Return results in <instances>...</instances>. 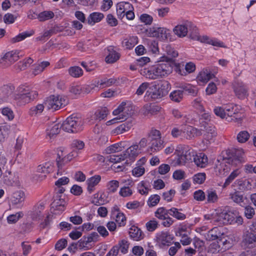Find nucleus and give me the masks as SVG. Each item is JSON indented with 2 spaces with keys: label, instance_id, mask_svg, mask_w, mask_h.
<instances>
[{
  "label": "nucleus",
  "instance_id": "f257e3e1",
  "mask_svg": "<svg viewBox=\"0 0 256 256\" xmlns=\"http://www.w3.org/2000/svg\"><path fill=\"white\" fill-rule=\"evenodd\" d=\"M176 152L178 156L177 162L180 165H184L192 162V159L198 167L204 168L208 164V159L204 154L200 153L195 154L194 150L188 146L179 145L176 147Z\"/></svg>",
  "mask_w": 256,
  "mask_h": 256
},
{
  "label": "nucleus",
  "instance_id": "f03ea898",
  "mask_svg": "<svg viewBox=\"0 0 256 256\" xmlns=\"http://www.w3.org/2000/svg\"><path fill=\"white\" fill-rule=\"evenodd\" d=\"M244 153L242 149H234L227 150L226 152V156L223 159L224 162L216 164L215 171L216 174L222 176L228 171V168L226 165V163L232 166L239 167L243 161ZM217 161L218 163H220L219 160H218Z\"/></svg>",
  "mask_w": 256,
  "mask_h": 256
},
{
  "label": "nucleus",
  "instance_id": "7ed1b4c3",
  "mask_svg": "<svg viewBox=\"0 0 256 256\" xmlns=\"http://www.w3.org/2000/svg\"><path fill=\"white\" fill-rule=\"evenodd\" d=\"M172 70V68L170 64L162 62L141 70L140 74L147 78L155 80L168 76Z\"/></svg>",
  "mask_w": 256,
  "mask_h": 256
},
{
  "label": "nucleus",
  "instance_id": "20e7f679",
  "mask_svg": "<svg viewBox=\"0 0 256 256\" xmlns=\"http://www.w3.org/2000/svg\"><path fill=\"white\" fill-rule=\"evenodd\" d=\"M188 26L190 27L188 31L190 32V36L192 39L214 46L224 47L223 43L217 39L211 38L206 36H200L198 28L191 22H188Z\"/></svg>",
  "mask_w": 256,
  "mask_h": 256
},
{
  "label": "nucleus",
  "instance_id": "39448f33",
  "mask_svg": "<svg viewBox=\"0 0 256 256\" xmlns=\"http://www.w3.org/2000/svg\"><path fill=\"white\" fill-rule=\"evenodd\" d=\"M68 104L66 96L62 95H52L47 98L44 102L45 108L52 112L64 107Z\"/></svg>",
  "mask_w": 256,
  "mask_h": 256
},
{
  "label": "nucleus",
  "instance_id": "423d86ee",
  "mask_svg": "<svg viewBox=\"0 0 256 256\" xmlns=\"http://www.w3.org/2000/svg\"><path fill=\"white\" fill-rule=\"evenodd\" d=\"M83 121L80 117L72 114L63 122V130L68 132H77L82 129Z\"/></svg>",
  "mask_w": 256,
  "mask_h": 256
},
{
  "label": "nucleus",
  "instance_id": "0eeeda50",
  "mask_svg": "<svg viewBox=\"0 0 256 256\" xmlns=\"http://www.w3.org/2000/svg\"><path fill=\"white\" fill-rule=\"evenodd\" d=\"M132 106L130 104L124 102H122L118 108L113 111V114L116 116V117L108 122L114 124L116 122L117 120H119L120 122H123L132 114Z\"/></svg>",
  "mask_w": 256,
  "mask_h": 256
},
{
  "label": "nucleus",
  "instance_id": "6e6552de",
  "mask_svg": "<svg viewBox=\"0 0 256 256\" xmlns=\"http://www.w3.org/2000/svg\"><path fill=\"white\" fill-rule=\"evenodd\" d=\"M38 94L36 91H30L28 89L22 86L18 88V93L14 96V100H18L20 104H24L35 99Z\"/></svg>",
  "mask_w": 256,
  "mask_h": 256
},
{
  "label": "nucleus",
  "instance_id": "1a4fd4ad",
  "mask_svg": "<svg viewBox=\"0 0 256 256\" xmlns=\"http://www.w3.org/2000/svg\"><path fill=\"white\" fill-rule=\"evenodd\" d=\"M166 87L167 88L168 87V82H164L160 86L156 84L152 85L148 88L146 92V96L154 100L160 98L168 93V90H165Z\"/></svg>",
  "mask_w": 256,
  "mask_h": 256
},
{
  "label": "nucleus",
  "instance_id": "9d476101",
  "mask_svg": "<svg viewBox=\"0 0 256 256\" xmlns=\"http://www.w3.org/2000/svg\"><path fill=\"white\" fill-rule=\"evenodd\" d=\"M62 195L56 194L51 204V210L55 214H59L64 210L66 202Z\"/></svg>",
  "mask_w": 256,
  "mask_h": 256
},
{
  "label": "nucleus",
  "instance_id": "9b49d317",
  "mask_svg": "<svg viewBox=\"0 0 256 256\" xmlns=\"http://www.w3.org/2000/svg\"><path fill=\"white\" fill-rule=\"evenodd\" d=\"M200 126L201 128L200 130L202 131V134H204L202 132H206L204 134V138L210 142L212 140L213 138L216 136L215 127L212 124L206 122H205L204 123L200 122Z\"/></svg>",
  "mask_w": 256,
  "mask_h": 256
},
{
  "label": "nucleus",
  "instance_id": "f8f14e48",
  "mask_svg": "<svg viewBox=\"0 0 256 256\" xmlns=\"http://www.w3.org/2000/svg\"><path fill=\"white\" fill-rule=\"evenodd\" d=\"M78 156V153L74 150L72 152L61 158L59 154H58L57 158L56 159V164L58 166V175H62L64 172L63 166L66 162L70 161L72 158L76 157Z\"/></svg>",
  "mask_w": 256,
  "mask_h": 256
},
{
  "label": "nucleus",
  "instance_id": "ddd939ff",
  "mask_svg": "<svg viewBox=\"0 0 256 256\" xmlns=\"http://www.w3.org/2000/svg\"><path fill=\"white\" fill-rule=\"evenodd\" d=\"M157 242L161 246H169L172 242L174 237L168 232H160L156 234Z\"/></svg>",
  "mask_w": 256,
  "mask_h": 256
},
{
  "label": "nucleus",
  "instance_id": "4468645a",
  "mask_svg": "<svg viewBox=\"0 0 256 256\" xmlns=\"http://www.w3.org/2000/svg\"><path fill=\"white\" fill-rule=\"evenodd\" d=\"M234 89L236 96L239 98L244 99L248 95L246 86L242 82H235L234 84Z\"/></svg>",
  "mask_w": 256,
  "mask_h": 256
},
{
  "label": "nucleus",
  "instance_id": "2eb2a0df",
  "mask_svg": "<svg viewBox=\"0 0 256 256\" xmlns=\"http://www.w3.org/2000/svg\"><path fill=\"white\" fill-rule=\"evenodd\" d=\"M23 55L22 52L18 50H12L6 52L3 58L0 60V62L2 63L4 62H8V64H11L12 62L18 60L19 58Z\"/></svg>",
  "mask_w": 256,
  "mask_h": 256
},
{
  "label": "nucleus",
  "instance_id": "dca6fc26",
  "mask_svg": "<svg viewBox=\"0 0 256 256\" xmlns=\"http://www.w3.org/2000/svg\"><path fill=\"white\" fill-rule=\"evenodd\" d=\"M44 209V204L39 202L35 204L32 210L28 212V215L33 220L40 219L42 216V211Z\"/></svg>",
  "mask_w": 256,
  "mask_h": 256
},
{
  "label": "nucleus",
  "instance_id": "f3484780",
  "mask_svg": "<svg viewBox=\"0 0 256 256\" xmlns=\"http://www.w3.org/2000/svg\"><path fill=\"white\" fill-rule=\"evenodd\" d=\"M132 5L128 2H120L116 6V14L119 19H122L126 12L130 9H132Z\"/></svg>",
  "mask_w": 256,
  "mask_h": 256
},
{
  "label": "nucleus",
  "instance_id": "a211bd4d",
  "mask_svg": "<svg viewBox=\"0 0 256 256\" xmlns=\"http://www.w3.org/2000/svg\"><path fill=\"white\" fill-rule=\"evenodd\" d=\"M111 216L114 219L116 222L120 226H124L125 224L126 217L124 214L120 212L118 207L115 206L112 208Z\"/></svg>",
  "mask_w": 256,
  "mask_h": 256
},
{
  "label": "nucleus",
  "instance_id": "6ab92c4d",
  "mask_svg": "<svg viewBox=\"0 0 256 256\" xmlns=\"http://www.w3.org/2000/svg\"><path fill=\"white\" fill-rule=\"evenodd\" d=\"M217 72V70H216L214 73H212V72L208 68L204 69L197 76V80L198 82L206 84L208 80L214 77V74H216Z\"/></svg>",
  "mask_w": 256,
  "mask_h": 256
},
{
  "label": "nucleus",
  "instance_id": "aec40b11",
  "mask_svg": "<svg viewBox=\"0 0 256 256\" xmlns=\"http://www.w3.org/2000/svg\"><path fill=\"white\" fill-rule=\"evenodd\" d=\"M224 112L226 113V119L228 121L234 120L237 119L235 116L238 114V110L236 106L233 104L224 105Z\"/></svg>",
  "mask_w": 256,
  "mask_h": 256
},
{
  "label": "nucleus",
  "instance_id": "412c9836",
  "mask_svg": "<svg viewBox=\"0 0 256 256\" xmlns=\"http://www.w3.org/2000/svg\"><path fill=\"white\" fill-rule=\"evenodd\" d=\"M202 134V132L201 130L191 126H188L184 129L183 136L188 140Z\"/></svg>",
  "mask_w": 256,
  "mask_h": 256
},
{
  "label": "nucleus",
  "instance_id": "4be33fe9",
  "mask_svg": "<svg viewBox=\"0 0 256 256\" xmlns=\"http://www.w3.org/2000/svg\"><path fill=\"white\" fill-rule=\"evenodd\" d=\"M140 152V150H139L138 146L136 143L132 145L125 152H124L126 158H128L130 161L134 160L136 158Z\"/></svg>",
  "mask_w": 256,
  "mask_h": 256
},
{
  "label": "nucleus",
  "instance_id": "5701e85b",
  "mask_svg": "<svg viewBox=\"0 0 256 256\" xmlns=\"http://www.w3.org/2000/svg\"><path fill=\"white\" fill-rule=\"evenodd\" d=\"M116 82V80L114 78H104L100 80H96L95 86H97L98 90H99L100 89L111 86L114 84Z\"/></svg>",
  "mask_w": 256,
  "mask_h": 256
},
{
  "label": "nucleus",
  "instance_id": "b1692460",
  "mask_svg": "<svg viewBox=\"0 0 256 256\" xmlns=\"http://www.w3.org/2000/svg\"><path fill=\"white\" fill-rule=\"evenodd\" d=\"M14 87L13 86H4L2 88V94L4 100H14V96H16V93H14Z\"/></svg>",
  "mask_w": 256,
  "mask_h": 256
},
{
  "label": "nucleus",
  "instance_id": "393cba45",
  "mask_svg": "<svg viewBox=\"0 0 256 256\" xmlns=\"http://www.w3.org/2000/svg\"><path fill=\"white\" fill-rule=\"evenodd\" d=\"M230 198L234 202L242 207L247 204L246 202V201H247V198L240 194V192H236L230 194Z\"/></svg>",
  "mask_w": 256,
  "mask_h": 256
},
{
  "label": "nucleus",
  "instance_id": "a878e982",
  "mask_svg": "<svg viewBox=\"0 0 256 256\" xmlns=\"http://www.w3.org/2000/svg\"><path fill=\"white\" fill-rule=\"evenodd\" d=\"M107 50L108 54L106 57V62L107 63H114L120 58V54L114 49L112 46H110L108 48Z\"/></svg>",
  "mask_w": 256,
  "mask_h": 256
},
{
  "label": "nucleus",
  "instance_id": "bb28decb",
  "mask_svg": "<svg viewBox=\"0 0 256 256\" xmlns=\"http://www.w3.org/2000/svg\"><path fill=\"white\" fill-rule=\"evenodd\" d=\"M100 180L101 177L99 175H95L87 180V190L89 193L94 192L95 186L100 182Z\"/></svg>",
  "mask_w": 256,
  "mask_h": 256
},
{
  "label": "nucleus",
  "instance_id": "cd10ccee",
  "mask_svg": "<svg viewBox=\"0 0 256 256\" xmlns=\"http://www.w3.org/2000/svg\"><path fill=\"white\" fill-rule=\"evenodd\" d=\"M129 234L130 238L136 241L140 240L144 238L141 230L135 226H132L130 228Z\"/></svg>",
  "mask_w": 256,
  "mask_h": 256
},
{
  "label": "nucleus",
  "instance_id": "c85d7f7f",
  "mask_svg": "<svg viewBox=\"0 0 256 256\" xmlns=\"http://www.w3.org/2000/svg\"><path fill=\"white\" fill-rule=\"evenodd\" d=\"M188 22L184 24L178 25L173 30L174 32L180 38L185 36L188 32Z\"/></svg>",
  "mask_w": 256,
  "mask_h": 256
},
{
  "label": "nucleus",
  "instance_id": "c756f323",
  "mask_svg": "<svg viewBox=\"0 0 256 256\" xmlns=\"http://www.w3.org/2000/svg\"><path fill=\"white\" fill-rule=\"evenodd\" d=\"M163 144L164 141L162 139L150 141V146L148 148V152L150 154L159 152L164 148Z\"/></svg>",
  "mask_w": 256,
  "mask_h": 256
},
{
  "label": "nucleus",
  "instance_id": "7c9ffc66",
  "mask_svg": "<svg viewBox=\"0 0 256 256\" xmlns=\"http://www.w3.org/2000/svg\"><path fill=\"white\" fill-rule=\"evenodd\" d=\"M244 242L248 248L256 246V234L252 232H248L244 236Z\"/></svg>",
  "mask_w": 256,
  "mask_h": 256
},
{
  "label": "nucleus",
  "instance_id": "2f4dec72",
  "mask_svg": "<svg viewBox=\"0 0 256 256\" xmlns=\"http://www.w3.org/2000/svg\"><path fill=\"white\" fill-rule=\"evenodd\" d=\"M53 165L50 162H46L42 164L39 165L37 168L38 172L43 174L46 176V174L50 173L53 170Z\"/></svg>",
  "mask_w": 256,
  "mask_h": 256
},
{
  "label": "nucleus",
  "instance_id": "473e14b6",
  "mask_svg": "<svg viewBox=\"0 0 256 256\" xmlns=\"http://www.w3.org/2000/svg\"><path fill=\"white\" fill-rule=\"evenodd\" d=\"M25 194L24 192L19 190L14 192L11 198V202L13 204H18L24 201Z\"/></svg>",
  "mask_w": 256,
  "mask_h": 256
},
{
  "label": "nucleus",
  "instance_id": "72a5a7b5",
  "mask_svg": "<svg viewBox=\"0 0 256 256\" xmlns=\"http://www.w3.org/2000/svg\"><path fill=\"white\" fill-rule=\"evenodd\" d=\"M104 17V16L102 13L98 12H92L88 18V23L92 26L94 24L100 22Z\"/></svg>",
  "mask_w": 256,
  "mask_h": 256
},
{
  "label": "nucleus",
  "instance_id": "f704fd0d",
  "mask_svg": "<svg viewBox=\"0 0 256 256\" xmlns=\"http://www.w3.org/2000/svg\"><path fill=\"white\" fill-rule=\"evenodd\" d=\"M61 128L63 130L62 124H55L52 128L47 130V135L51 138L59 134Z\"/></svg>",
  "mask_w": 256,
  "mask_h": 256
},
{
  "label": "nucleus",
  "instance_id": "c9c22d12",
  "mask_svg": "<svg viewBox=\"0 0 256 256\" xmlns=\"http://www.w3.org/2000/svg\"><path fill=\"white\" fill-rule=\"evenodd\" d=\"M180 88L182 90V91H185L192 96H196L197 94L198 91V89L196 87L192 86L190 84H180Z\"/></svg>",
  "mask_w": 256,
  "mask_h": 256
},
{
  "label": "nucleus",
  "instance_id": "e433bc0d",
  "mask_svg": "<svg viewBox=\"0 0 256 256\" xmlns=\"http://www.w3.org/2000/svg\"><path fill=\"white\" fill-rule=\"evenodd\" d=\"M138 42V38L136 36L130 37L128 38H126L122 42L124 46L128 49L133 48Z\"/></svg>",
  "mask_w": 256,
  "mask_h": 256
},
{
  "label": "nucleus",
  "instance_id": "4c0bfd02",
  "mask_svg": "<svg viewBox=\"0 0 256 256\" xmlns=\"http://www.w3.org/2000/svg\"><path fill=\"white\" fill-rule=\"evenodd\" d=\"M214 220L217 222L218 224H226V211L223 210L220 212H216L213 217Z\"/></svg>",
  "mask_w": 256,
  "mask_h": 256
},
{
  "label": "nucleus",
  "instance_id": "58836bf2",
  "mask_svg": "<svg viewBox=\"0 0 256 256\" xmlns=\"http://www.w3.org/2000/svg\"><path fill=\"white\" fill-rule=\"evenodd\" d=\"M108 112L109 111L107 108H101L97 110L95 112L94 114V118L96 120H101L106 117Z\"/></svg>",
  "mask_w": 256,
  "mask_h": 256
},
{
  "label": "nucleus",
  "instance_id": "ea45409f",
  "mask_svg": "<svg viewBox=\"0 0 256 256\" xmlns=\"http://www.w3.org/2000/svg\"><path fill=\"white\" fill-rule=\"evenodd\" d=\"M158 106H152L149 104L144 105L142 108L144 114L145 115L154 114L159 111Z\"/></svg>",
  "mask_w": 256,
  "mask_h": 256
},
{
  "label": "nucleus",
  "instance_id": "a19ab883",
  "mask_svg": "<svg viewBox=\"0 0 256 256\" xmlns=\"http://www.w3.org/2000/svg\"><path fill=\"white\" fill-rule=\"evenodd\" d=\"M169 215V209L164 207L158 208L154 212V216L159 220H164Z\"/></svg>",
  "mask_w": 256,
  "mask_h": 256
},
{
  "label": "nucleus",
  "instance_id": "79ce46f5",
  "mask_svg": "<svg viewBox=\"0 0 256 256\" xmlns=\"http://www.w3.org/2000/svg\"><path fill=\"white\" fill-rule=\"evenodd\" d=\"M119 182L116 180H112L106 184V190L109 194H113L117 191L119 187Z\"/></svg>",
  "mask_w": 256,
  "mask_h": 256
},
{
  "label": "nucleus",
  "instance_id": "37998d69",
  "mask_svg": "<svg viewBox=\"0 0 256 256\" xmlns=\"http://www.w3.org/2000/svg\"><path fill=\"white\" fill-rule=\"evenodd\" d=\"M169 215L178 220H184L186 218V214L180 212V210L176 208L169 209Z\"/></svg>",
  "mask_w": 256,
  "mask_h": 256
},
{
  "label": "nucleus",
  "instance_id": "c03bdc74",
  "mask_svg": "<svg viewBox=\"0 0 256 256\" xmlns=\"http://www.w3.org/2000/svg\"><path fill=\"white\" fill-rule=\"evenodd\" d=\"M119 247L118 246H115L113 248L114 252L116 251H118L119 249L122 254H124L128 252V250L129 247V243L127 240H122L119 242Z\"/></svg>",
  "mask_w": 256,
  "mask_h": 256
},
{
  "label": "nucleus",
  "instance_id": "a18cd8bd",
  "mask_svg": "<svg viewBox=\"0 0 256 256\" xmlns=\"http://www.w3.org/2000/svg\"><path fill=\"white\" fill-rule=\"evenodd\" d=\"M68 72L70 75L74 78H79L83 74L82 70L78 66L70 67L68 68Z\"/></svg>",
  "mask_w": 256,
  "mask_h": 256
},
{
  "label": "nucleus",
  "instance_id": "49530a36",
  "mask_svg": "<svg viewBox=\"0 0 256 256\" xmlns=\"http://www.w3.org/2000/svg\"><path fill=\"white\" fill-rule=\"evenodd\" d=\"M218 200V197L216 190L211 189L206 191V200L208 202H216Z\"/></svg>",
  "mask_w": 256,
  "mask_h": 256
},
{
  "label": "nucleus",
  "instance_id": "de8ad7c7",
  "mask_svg": "<svg viewBox=\"0 0 256 256\" xmlns=\"http://www.w3.org/2000/svg\"><path fill=\"white\" fill-rule=\"evenodd\" d=\"M170 100L174 102H180L183 98V91L182 90H175L170 94Z\"/></svg>",
  "mask_w": 256,
  "mask_h": 256
},
{
  "label": "nucleus",
  "instance_id": "09e8293b",
  "mask_svg": "<svg viewBox=\"0 0 256 256\" xmlns=\"http://www.w3.org/2000/svg\"><path fill=\"white\" fill-rule=\"evenodd\" d=\"M132 126L131 123L124 122L116 127L114 130V132L116 134H120L124 132L129 130Z\"/></svg>",
  "mask_w": 256,
  "mask_h": 256
},
{
  "label": "nucleus",
  "instance_id": "8fccbe9b",
  "mask_svg": "<svg viewBox=\"0 0 256 256\" xmlns=\"http://www.w3.org/2000/svg\"><path fill=\"white\" fill-rule=\"evenodd\" d=\"M146 42L148 50L153 54H158L159 52L158 42L152 40H148Z\"/></svg>",
  "mask_w": 256,
  "mask_h": 256
},
{
  "label": "nucleus",
  "instance_id": "3c124183",
  "mask_svg": "<svg viewBox=\"0 0 256 256\" xmlns=\"http://www.w3.org/2000/svg\"><path fill=\"white\" fill-rule=\"evenodd\" d=\"M33 60L30 58H28L22 61H20L16 64L17 69L23 70L28 67L33 62Z\"/></svg>",
  "mask_w": 256,
  "mask_h": 256
},
{
  "label": "nucleus",
  "instance_id": "603ef678",
  "mask_svg": "<svg viewBox=\"0 0 256 256\" xmlns=\"http://www.w3.org/2000/svg\"><path fill=\"white\" fill-rule=\"evenodd\" d=\"M54 16V14L52 12L46 10L40 12L38 16V18L40 21L44 22L52 18Z\"/></svg>",
  "mask_w": 256,
  "mask_h": 256
},
{
  "label": "nucleus",
  "instance_id": "864d4df0",
  "mask_svg": "<svg viewBox=\"0 0 256 256\" xmlns=\"http://www.w3.org/2000/svg\"><path fill=\"white\" fill-rule=\"evenodd\" d=\"M44 108V104H38L36 106H32L30 108L29 112L31 116H35L40 114Z\"/></svg>",
  "mask_w": 256,
  "mask_h": 256
},
{
  "label": "nucleus",
  "instance_id": "5fc2aeb1",
  "mask_svg": "<svg viewBox=\"0 0 256 256\" xmlns=\"http://www.w3.org/2000/svg\"><path fill=\"white\" fill-rule=\"evenodd\" d=\"M159 226L158 222L155 218L149 220L146 224V230L150 232L154 231Z\"/></svg>",
  "mask_w": 256,
  "mask_h": 256
},
{
  "label": "nucleus",
  "instance_id": "6e6d98bb",
  "mask_svg": "<svg viewBox=\"0 0 256 256\" xmlns=\"http://www.w3.org/2000/svg\"><path fill=\"white\" fill-rule=\"evenodd\" d=\"M10 126L8 125L0 126V142H4L8 138Z\"/></svg>",
  "mask_w": 256,
  "mask_h": 256
},
{
  "label": "nucleus",
  "instance_id": "4d7b16f0",
  "mask_svg": "<svg viewBox=\"0 0 256 256\" xmlns=\"http://www.w3.org/2000/svg\"><path fill=\"white\" fill-rule=\"evenodd\" d=\"M240 173V172L238 168L234 170L226 180L224 186L226 187L229 185L232 182V181L239 175Z\"/></svg>",
  "mask_w": 256,
  "mask_h": 256
},
{
  "label": "nucleus",
  "instance_id": "13d9d810",
  "mask_svg": "<svg viewBox=\"0 0 256 256\" xmlns=\"http://www.w3.org/2000/svg\"><path fill=\"white\" fill-rule=\"evenodd\" d=\"M138 190L139 193L142 195H146L148 193L149 188L148 184L144 181H142L138 184Z\"/></svg>",
  "mask_w": 256,
  "mask_h": 256
},
{
  "label": "nucleus",
  "instance_id": "bf43d9fd",
  "mask_svg": "<svg viewBox=\"0 0 256 256\" xmlns=\"http://www.w3.org/2000/svg\"><path fill=\"white\" fill-rule=\"evenodd\" d=\"M250 136L249 133L246 130L240 132L237 135V140L240 143H244L248 140Z\"/></svg>",
  "mask_w": 256,
  "mask_h": 256
},
{
  "label": "nucleus",
  "instance_id": "052dcab7",
  "mask_svg": "<svg viewBox=\"0 0 256 256\" xmlns=\"http://www.w3.org/2000/svg\"><path fill=\"white\" fill-rule=\"evenodd\" d=\"M24 213L22 212H19L15 214H10L7 218L8 224L16 223L18 220L24 216Z\"/></svg>",
  "mask_w": 256,
  "mask_h": 256
},
{
  "label": "nucleus",
  "instance_id": "680f3d73",
  "mask_svg": "<svg viewBox=\"0 0 256 256\" xmlns=\"http://www.w3.org/2000/svg\"><path fill=\"white\" fill-rule=\"evenodd\" d=\"M148 138L150 141L162 139L161 133L159 130L152 128L148 134Z\"/></svg>",
  "mask_w": 256,
  "mask_h": 256
},
{
  "label": "nucleus",
  "instance_id": "e2e57ef3",
  "mask_svg": "<svg viewBox=\"0 0 256 256\" xmlns=\"http://www.w3.org/2000/svg\"><path fill=\"white\" fill-rule=\"evenodd\" d=\"M192 106L200 112H204L203 106V102L201 98H198L194 99L192 102Z\"/></svg>",
  "mask_w": 256,
  "mask_h": 256
},
{
  "label": "nucleus",
  "instance_id": "0e129e2a",
  "mask_svg": "<svg viewBox=\"0 0 256 256\" xmlns=\"http://www.w3.org/2000/svg\"><path fill=\"white\" fill-rule=\"evenodd\" d=\"M190 234V230L189 228L186 226H180L178 231L176 232V236H186Z\"/></svg>",
  "mask_w": 256,
  "mask_h": 256
},
{
  "label": "nucleus",
  "instance_id": "69168bd1",
  "mask_svg": "<svg viewBox=\"0 0 256 256\" xmlns=\"http://www.w3.org/2000/svg\"><path fill=\"white\" fill-rule=\"evenodd\" d=\"M219 242L221 246V252H224L227 250H228L232 246V243L224 238L219 240Z\"/></svg>",
  "mask_w": 256,
  "mask_h": 256
},
{
  "label": "nucleus",
  "instance_id": "338daca9",
  "mask_svg": "<svg viewBox=\"0 0 256 256\" xmlns=\"http://www.w3.org/2000/svg\"><path fill=\"white\" fill-rule=\"evenodd\" d=\"M244 208V215L248 219H252L255 214L254 208L250 206L246 205Z\"/></svg>",
  "mask_w": 256,
  "mask_h": 256
},
{
  "label": "nucleus",
  "instance_id": "774afa93",
  "mask_svg": "<svg viewBox=\"0 0 256 256\" xmlns=\"http://www.w3.org/2000/svg\"><path fill=\"white\" fill-rule=\"evenodd\" d=\"M21 246L23 256H28L30 254L32 248L30 244L28 242H23L21 244Z\"/></svg>",
  "mask_w": 256,
  "mask_h": 256
}]
</instances>
